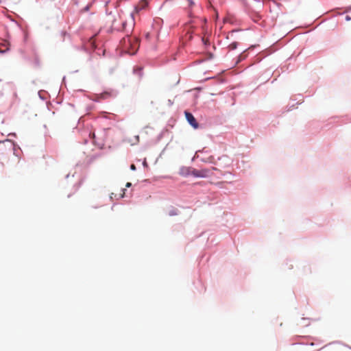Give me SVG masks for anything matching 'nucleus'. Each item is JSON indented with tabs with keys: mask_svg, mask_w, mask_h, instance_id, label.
I'll use <instances>...</instances> for the list:
<instances>
[{
	"mask_svg": "<svg viewBox=\"0 0 351 351\" xmlns=\"http://www.w3.org/2000/svg\"><path fill=\"white\" fill-rule=\"evenodd\" d=\"M217 170L215 167L210 169H193L191 171V175L196 178H208L213 175V171Z\"/></svg>",
	"mask_w": 351,
	"mask_h": 351,
	"instance_id": "nucleus-1",
	"label": "nucleus"
},
{
	"mask_svg": "<svg viewBox=\"0 0 351 351\" xmlns=\"http://www.w3.org/2000/svg\"><path fill=\"white\" fill-rule=\"evenodd\" d=\"M134 25V19L133 17V15L131 14L128 16V19H125L122 21V27L121 28H119L120 30L125 31L126 32H128L127 27L128 26L129 29H132Z\"/></svg>",
	"mask_w": 351,
	"mask_h": 351,
	"instance_id": "nucleus-2",
	"label": "nucleus"
},
{
	"mask_svg": "<svg viewBox=\"0 0 351 351\" xmlns=\"http://www.w3.org/2000/svg\"><path fill=\"white\" fill-rule=\"evenodd\" d=\"M114 95H115V94L114 93V92L112 90H107V91H104V93H100V94H95L93 96L94 98L93 99L96 101H99L103 99H108L109 98H111V97H114Z\"/></svg>",
	"mask_w": 351,
	"mask_h": 351,
	"instance_id": "nucleus-3",
	"label": "nucleus"
},
{
	"mask_svg": "<svg viewBox=\"0 0 351 351\" xmlns=\"http://www.w3.org/2000/svg\"><path fill=\"white\" fill-rule=\"evenodd\" d=\"M185 117L187 120V121L189 123V124L193 127L195 129L198 128L199 124L197 122L195 118L193 117V115L187 111H185Z\"/></svg>",
	"mask_w": 351,
	"mask_h": 351,
	"instance_id": "nucleus-4",
	"label": "nucleus"
},
{
	"mask_svg": "<svg viewBox=\"0 0 351 351\" xmlns=\"http://www.w3.org/2000/svg\"><path fill=\"white\" fill-rule=\"evenodd\" d=\"M148 6V2L147 0H141L139 1L138 5L135 7V10L136 12L145 9Z\"/></svg>",
	"mask_w": 351,
	"mask_h": 351,
	"instance_id": "nucleus-5",
	"label": "nucleus"
},
{
	"mask_svg": "<svg viewBox=\"0 0 351 351\" xmlns=\"http://www.w3.org/2000/svg\"><path fill=\"white\" fill-rule=\"evenodd\" d=\"M134 73L141 78L143 76V68L136 66L134 69Z\"/></svg>",
	"mask_w": 351,
	"mask_h": 351,
	"instance_id": "nucleus-6",
	"label": "nucleus"
},
{
	"mask_svg": "<svg viewBox=\"0 0 351 351\" xmlns=\"http://www.w3.org/2000/svg\"><path fill=\"white\" fill-rule=\"evenodd\" d=\"M237 43L236 42H233L231 44L229 45L228 46V48L230 49V50H234L235 49H237Z\"/></svg>",
	"mask_w": 351,
	"mask_h": 351,
	"instance_id": "nucleus-7",
	"label": "nucleus"
},
{
	"mask_svg": "<svg viewBox=\"0 0 351 351\" xmlns=\"http://www.w3.org/2000/svg\"><path fill=\"white\" fill-rule=\"evenodd\" d=\"M123 42H124V45H125V48H127L126 42H128V44H130L131 43V38H128L127 40L125 38H124L123 39Z\"/></svg>",
	"mask_w": 351,
	"mask_h": 351,
	"instance_id": "nucleus-8",
	"label": "nucleus"
},
{
	"mask_svg": "<svg viewBox=\"0 0 351 351\" xmlns=\"http://www.w3.org/2000/svg\"><path fill=\"white\" fill-rule=\"evenodd\" d=\"M187 1L189 2V6H192L194 4L193 1H191V0H187Z\"/></svg>",
	"mask_w": 351,
	"mask_h": 351,
	"instance_id": "nucleus-9",
	"label": "nucleus"
},
{
	"mask_svg": "<svg viewBox=\"0 0 351 351\" xmlns=\"http://www.w3.org/2000/svg\"><path fill=\"white\" fill-rule=\"evenodd\" d=\"M131 185H132V184L130 182H127L126 184H125V186L129 188V187L131 186Z\"/></svg>",
	"mask_w": 351,
	"mask_h": 351,
	"instance_id": "nucleus-10",
	"label": "nucleus"
},
{
	"mask_svg": "<svg viewBox=\"0 0 351 351\" xmlns=\"http://www.w3.org/2000/svg\"><path fill=\"white\" fill-rule=\"evenodd\" d=\"M123 193L121 194V197H123L125 195V189L122 190Z\"/></svg>",
	"mask_w": 351,
	"mask_h": 351,
	"instance_id": "nucleus-11",
	"label": "nucleus"
},
{
	"mask_svg": "<svg viewBox=\"0 0 351 351\" xmlns=\"http://www.w3.org/2000/svg\"><path fill=\"white\" fill-rule=\"evenodd\" d=\"M131 169L132 170H135L136 169V167L134 165H132L131 167H130Z\"/></svg>",
	"mask_w": 351,
	"mask_h": 351,
	"instance_id": "nucleus-12",
	"label": "nucleus"
},
{
	"mask_svg": "<svg viewBox=\"0 0 351 351\" xmlns=\"http://www.w3.org/2000/svg\"><path fill=\"white\" fill-rule=\"evenodd\" d=\"M346 21H350V20H351V17L350 16H346Z\"/></svg>",
	"mask_w": 351,
	"mask_h": 351,
	"instance_id": "nucleus-13",
	"label": "nucleus"
},
{
	"mask_svg": "<svg viewBox=\"0 0 351 351\" xmlns=\"http://www.w3.org/2000/svg\"><path fill=\"white\" fill-rule=\"evenodd\" d=\"M332 351H336V350H332Z\"/></svg>",
	"mask_w": 351,
	"mask_h": 351,
	"instance_id": "nucleus-14",
	"label": "nucleus"
}]
</instances>
